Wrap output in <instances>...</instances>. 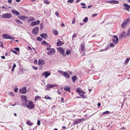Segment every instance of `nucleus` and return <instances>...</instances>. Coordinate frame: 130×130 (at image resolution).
<instances>
[{
	"instance_id": "f257e3e1",
	"label": "nucleus",
	"mask_w": 130,
	"mask_h": 130,
	"mask_svg": "<svg viewBox=\"0 0 130 130\" xmlns=\"http://www.w3.org/2000/svg\"><path fill=\"white\" fill-rule=\"evenodd\" d=\"M130 22V19H128L125 20L121 24V27L124 28L128 25Z\"/></svg>"
},
{
	"instance_id": "f03ea898",
	"label": "nucleus",
	"mask_w": 130,
	"mask_h": 130,
	"mask_svg": "<svg viewBox=\"0 0 130 130\" xmlns=\"http://www.w3.org/2000/svg\"><path fill=\"white\" fill-rule=\"evenodd\" d=\"M25 104L27 107L29 108L32 109L34 108V105L30 101H29L27 104V103H26Z\"/></svg>"
},
{
	"instance_id": "7ed1b4c3",
	"label": "nucleus",
	"mask_w": 130,
	"mask_h": 130,
	"mask_svg": "<svg viewBox=\"0 0 130 130\" xmlns=\"http://www.w3.org/2000/svg\"><path fill=\"white\" fill-rule=\"evenodd\" d=\"M1 16L2 18L5 19L9 18H11L12 17V15L10 13H5Z\"/></svg>"
},
{
	"instance_id": "20e7f679",
	"label": "nucleus",
	"mask_w": 130,
	"mask_h": 130,
	"mask_svg": "<svg viewBox=\"0 0 130 130\" xmlns=\"http://www.w3.org/2000/svg\"><path fill=\"white\" fill-rule=\"evenodd\" d=\"M55 51L54 48L51 49L47 53V54L48 55L52 56L55 53Z\"/></svg>"
},
{
	"instance_id": "39448f33",
	"label": "nucleus",
	"mask_w": 130,
	"mask_h": 130,
	"mask_svg": "<svg viewBox=\"0 0 130 130\" xmlns=\"http://www.w3.org/2000/svg\"><path fill=\"white\" fill-rule=\"evenodd\" d=\"M19 93L23 94H25L26 93L27 89L26 87L21 88L19 90Z\"/></svg>"
},
{
	"instance_id": "423d86ee",
	"label": "nucleus",
	"mask_w": 130,
	"mask_h": 130,
	"mask_svg": "<svg viewBox=\"0 0 130 130\" xmlns=\"http://www.w3.org/2000/svg\"><path fill=\"white\" fill-rule=\"evenodd\" d=\"M4 39H14V38L13 37H12L8 35L7 34H4L2 35Z\"/></svg>"
},
{
	"instance_id": "0eeeda50",
	"label": "nucleus",
	"mask_w": 130,
	"mask_h": 130,
	"mask_svg": "<svg viewBox=\"0 0 130 130\" xmlns=\"http://www.w3.org/2000/svg\"><path fill=\"white\" fill-rule=\"evenodd\" d=\"M56 86H58L56 85H52L51 84L47 85L46 86L45 89L47 90H50V88H52Z\"/></svg>"
},
{
	"instance_id": "6e6552de",
	"label": "nucleus",
	"mask_w": 130,
	"mask_h": 130,
	"mask_svg": "<svg viewBox=\"0 0 130 130\" xmlns=\"http://www.w3.org/2000/svg\"><path fill=\"white\" fill-rule=\"evenodd\" d=\"M64 50V49H62L61 47H59L58 49L59 51L61 54L62 55V56H65L66 55L64 54L65 53Z\"/></svg>"
},
{
	"instance_id": "1a4fd4ad",
	"label": "nucleus",
	"mask_w": 130,
	"mask_h": 130,
	"mask_svg": "<svg viewBox=\"0 0 130 130\" xmlns=\"http://www.w3.org/2000/svg\"><path fill=\"white\" fill-rule=\"evenodd\" d=\"M51 75V73L48 71H45L43 72L42 74V75L44 76L45 78H46Z\"/></svg>"
},
{
	"instance_id": "9d476101",
	"label": "nucleus",
	"mask_w": 130,
	"mask_h": 130,
	"mask_svg": "<svg viewBox=\"0 0 130 130\" xmlns=\"http://www.w3.org/2000/svg\"><path fill=\"white\" fill-rule=\"evenodd\" d=\"M113 36L114 38H116V41L115 40V39H112V41L114 43H115L116 44L118 43L119 40L117 36L115 35Z\"/></svg>"
},
{
	"instance_id": "9b49d317",
	"label": "nucleus",
	"mask_w": 130,
	"mask_h": 130,
	"mask_svg": "<svg viewBox=\"0 0 130 130\" xmlns=\"http://www.w3.org/2000/svg\"><path fill=\"white\" fill-rule=\"evenodd\" d=\"M39 29V27L36 26L33 29L32 31V33L33 34H37Z\"/></svg>"
},
{
	"instance_id": "f8f14e48",
	"label": "nucleus",
	"mask_w": 130,
	"mask_h": 130,
	"mask_svg": "<svg viewBox=\"0 0 130 130\" xmlns=\"http://www.w3.org/2000/svg\"><path fill=\"white\" fill-rule=\"evenodd\" d=\"M22 99V102L24 103H27V97L24 95H22L21 96Z\"/></svg>"
},
{
	"instance_id": "ddd939ff",
	"label": "nucleus",
	"mask_w": 130,
	"mask_h": 130,
	"mask_svg": "<svg viewBox=\"0 0 130 130\" xmlns=\"http://www.w3.org/2000/svg\"><path fill=\"white\" fill-rule=\"evenodd\" d=\"M45 63L44 61V60L40 59L38 60V64L39 65H43Z\"/></svg>"
},
{
	"instance_id": "4468645a",
	"label": "nucleus",
	"mask_w": 130,
	"mask_h": 130,
	"mask_svg": "<svg viewBox=\"0 0 130 130\" xmlns=\"http://www.w3.org/2000/svg\"><path fill=\"white\" fill-rule=\"evenodd\" d=\"M62 75H63L64 76H66L68 79L70 78V75L67 72H63Z\"/></svg>"
},
{
	"instance_id": "2eb2a0df",
	"label": "nucleus",
	"mask_w": 130,
	"mask_h": 130,
	"mask_svg": "<svg viewBox=\"0 0 130 130\" xmlns=\"http://www.w3.org/2000/svg\"><path fill=\"white\" fill-rule=\"evenodd\" d=\"M123 6L125 7L124 8L126 10H127L128 11H129V9L130 8V6L127 5L126 4H124L123 5Z\"/></svg>"
},
{
	"instance_id": "dca6fc26",
	"label": "nucleus",
	"mask_w": 130,
	"mask_h": 130,
	"mask_svg": "<svg viewBox=\"0 0 130 130\" xmlns=\"http://www.w3.org/2000/svg\"><path fill=\"white\" fill-rule=\"evenodd\" d=\"M40 23V21L37 20L36 21H34L32 22L31 25L32 26H35L36 25L39 24Z\"/></svg>"
},
{
	"instance_id": "f3484780",
	"label": "nucleus",
	"mask_w": 130,
	"mask_h": 130,
	"mask_svg": "<svg viewBox=\"0 0 130 130\" xmlns=\"http://www.w3.org/2000/svg\"><path fill=\"white\" fill-rule=\"evenodd\" d=\"M126 32H123L121 34V35L120 36L119 38L120 39L121 38V37H122L124 38H125L126 37Z\"/></svg>"
},
{
	"instance_id": "a211bd4d",
	"label": "nucleus",
	"mask_w": 130,
	"mask_h": 130,
	"mask_svg": "<svg viewBox=\"0 0 130 130\" xmlns=\"http://www.w3.org/2000/svg\"><path fill=\"white\" fill-rule=\"evenodd\" d=\"M40 36L42 38L45 39H47V34L46 33L41 34Z\"/></svg>"
},
{
	"instance_id": "6ab92c4d",
	"label": "nucleus",
	"mask_w": 130,
	"mask_h": 130,
	"mask_svg": "<svg viewBox=\"0 0 130 130\" xmlns=\"http://www.w3.org/2000/svg\"><path fill=\"white\" fill-rule=\"evenodd\" d=\"M85 119H78L77 120H76L78 124L80 123L83 122Z\"/></svg>"
},
{
	"instance_id": "aec40b11",
	"label": "nucleus",
	"mask_w": 130,
	"mask_h": 130,
	"mask_svg": "<svg viewBox=\"0 0 130 130\" xmlns=\"http://www.w3.org/2000/svg\"><path fill=\"white\" fill-rule=\"evenodd\" d=\"M80 45L81 46V50L82 51H84L85 49V43H82Z\"/></svg>"
},
{
	"instance_id": "412c9836",
	"label": "nucleus",
	"mask_w": 130,
	"mask_h": 130,
	"mask_svg": "<svg viewBox=\"0 0 130 130\" xmlns=\"http://www.w3.org/2000/svg\"><path fill=\"white\" fill-rule=\"evenodd\" d=\"M12 12L13 14H15L17 15H19L20 14V13L18 11H16L13 10H12Z\"/></svg>"
},
{
	"instance_id": "4be33fe9",
	"label": "nucleus",
	"mask_w": 130,
	"mask_h": 130,
	"mask_svg": "<svg viewBox=\"0 0 130 130\" xmlns=\"http://www.w3.org/2000/svg\"><path fill=\"white\" fill-rule=\"evenodd\" d=\"M18 18L21 20H23V19H28V17L24 16L23 15L21 16H20V17H18Z\"/></svg>"
},
{
	"instance_id": "5701e85b",
	"label": "nucleus",
	"mask_w": 130,
	"mask_h": 130,
	"mask_svg": "<svg viewBox=\"0 0 130 130\" xmlns=\"http://www.w3.org/2000/svg\"><path fill=\"white\" fill-rule=\"evenodd\" d=\"M84 92L82 91H81L79 92V94L80 95V96L83 97V98H84Z\"/></svg>"
},
{
	"instance_id": "b1692460",
	"label": "nucleus",
	"mask_w": 130,
	"mask_h": 130,
	"mask_svg": "<svg viewBox=\"0 0 130 130\" xmlns=\"http://www.w3.org/2000/svg\"><path fill=\"white\" fill-rule=\"evenodd\" d=\"M64 89L65 91H70V88L68 86H66L64 88Z\"/></svg>"
},
{
	"instance_id": "393cba45",
	"label": "nucleus",
	"mask_w": 130,
	"mask_h": 130,
	"mask_svg": "<svg viewBox=\"0 0 130 130\" xmlns=\"http://www.w3.org/2000/svg\"><path fill=\"white\" fill-rule=\"evenodd\" d=\"M119 2L115 0L111 1V4H117Z\"/></svg>"
},
{
	"instance_id": "a878e982",
	"label": "nucleus",
	"mask_w": 130,
	"mask_h": 130,
	"mask_svg": "<svg viewBox=\"0 0 130 130\" xmlns=\"http://www.w3.org/2000/svg\"><path fill=\"white\" fill-rule=\"evenodd\" d=\"M63 43L61 41L58 42L57 43V46H61Z\"/></svg>"
},
{
	"instance_id": "bb28decb",
	"label": "nucleus",
	"mask_w": 130,
	"mask_h": 130,
	"mask_svg": "<svg viewBox=\"0 0 130 130\" xmlns=\"http://www.w3.org/2000/svg\"><path fill=\"white\" fill-rule=\"evenodd\" d=\"M15 21L19 24H22V22L19 19H17L15 20Z\"/></svg>"
},
{
	"instance_id": "cd10ccee",
	"label": "nucleus",
	"mask_w": 130,
	"mask_h": 130,
	"mask_svg": "<svg viewBox=\"0 0 130 130\" xmlns=\"http://www.w3.org/2000/svg\"><path fill=\"white\" fill-rule=\"evenodd\" d=\"M72 79L73 82H75V81L77 79V77L76 76H74L72 77Z\"/></svg>"
},
{
	"instance_id": "c85d7f7f",
	"label": "nucleus",
	"mask_w": 130,
	"mask_h": 130,
	"mask_svg": "<svg viewBox=\"0 0 130 130\" xmlns=\"http://www.w3.org/2000/svg\"><path fill=\"white\" fill-rule=\"evenodd\" d=\"M35 20L34 18L32 17H30L29 19L28 20V21H34Z\"/></svg>"
},
{
	"instance_id": "c756f323",
	"label": "nucleus",
	"mask_w": 130,
	"mask_h": 130,
	"mask_svg": "<svg viewBox=\"0 0 130 130\" xmlns=\"http://www.w3.org/2000/svg\"><path fill=\"white\" fill-rule=\"evenodd\" d=\"M26 124L28 125H32L33 124L31 123L29 121H28L27 122Z\"/></svg>"
},
{
	"instance_id": "7c9ffc66",
	"label": "nucleus",
	"mask_w": 130,
	"mask_h": 130,
	"mask_svg": "<svg viewBox=\"0 0 130 130\" xmlns=\"http://www.w3.org/2000/svg\"><path fill=\"white\" fill-rule=\"evenodd\" d=\"M53 34L55 35H57L58 33V31L57 30H55L53 31Z\"/></svg>"
},
{
	"instance_id": "2f4dec72",
	"label": "nucleus",
	"mask_w": 130,
	"mask_h": 130,
	"mask_svg": "<svg viewBox=\"0 0 130 130\" xmlns=\"http://www.w3.org/2000/svg\"><path fill=\"white\" fill-rule=\"evenodd\" d=\"M8 94L10 95L13 96H14V93L13 92H9L8 93Z\"/></svg>"
},
{
	"instance_id": "473e14b6",
	"label": "nucleus",
	"mask_w": 130,
	"mask_h": 130,
	"mask_svg": "<svg viewBox=\"0 0 130 130\" xmlns=\"http://www.w3.org/2000/svg\"><path fill=\"white\" fill-rule=\"evenodd\" d=\"M88 20V18L87 17H85V19L83 20V21L84 22H86Z\"/></svg>"
},
{
	"instance_id": "72a5a7b5",
	"label": "nucleus",
	"mask_w": 130,
	"mask_h": 130,
	"mask_svg": "<svg viewBox=\"0 0 130 130\" xmlns=\"http://www.w3.org/2000/svg\"><path fill=\"white\" fill-rule=\"evenodd\" d=\"M41 97L39 96H36L35 98V100L36 101L37 100L41 98Z\"/></svg>"
},
{
	"instance_id": "f704fd0d",
	"label": "nucleus",
	"mask_w": 130,
	"mask_h": 130,
	"mask_svg": "<svg viewBox=\"0 0 130 130\" xmlns=\"http://www.w3.org/2000/svg\"><path fill=\"white\" fill-rule=\"evenodd\" d=\"M130 60L129 58H127L125 60V63L126 64H127L128 62H129V60Z\"/></svg>"
},
{
	"instance_id": "c9c22d12",
	"label": "nucleus",
	"mask_w": 130,
	"mask_h": 130,
	"mask_svg": "<svg viewBox=\"0 0 130 130\" xmlns=\"http://www.w3.org/2000/svg\"><path fill=\"white\" fill-rule=\"evenodd\" d=\"M110 112L108 111H107L105 112H104L103 113V114L104 115H105V114H109Z\"/></svg>"
},
{
	"instance_id": "e433bc0d",
	"label": "nucleus",
	"mask_w": 130,
	"mask_h": 130,
	"mask_svg": "<svg viewBox=\"0 0 130 130\" xmlns=\"http://www.w3.org/2000/svg\"><path fill=\"white\" fill-rule=\"evenodd\" d=\"M71 52V50H69L67 51L66 52V53L67 55H69V54H70Z\"/></svg>"
},
{
	"instance_id": "4c0bfd02",
	"label": "nucleus",
	"mask_w": 130,
	"mask_h": 130,
	"mask_svg": "<svg viewBox=\"0 0 130 130\" xmlns=\"http://www.w3.org/2000/svg\"><path fill=\"white\" fill-rule=\"evenodd\" d=\"M44 98L47 99H49V100H51V98L48 96V95L47 96H45Z\"/></svg>"
},
{
	"instance_id": "58836bf2",
	"label": "nucleus",
	"mask_w": 130,
	"mask_h": 130,
	"mask_svg": "<svg viewBox=\"0 0 130 130\" xmlns=\"http://www.w3.org/2000/svg\"><path fill=\"white\" fill-rule=\"evenodd\" d=\"M37 40L39 41H41L43 40L42 38H41L40 37H39L37 38Z\"/></svg>"
},
{
	"instance_id": "ea45409f",
	"label": "nucleus",
	"mask_w": 130,
	"mask_h": 130,
	"mask_svg": "<svg viewBox=\"0 0 130 130\" xmlns=\"http://www.w3.org/2000/svg\"><path fill=\"white\" fill-rule=\"evenodd\" d=\"M127 35L128 36H130V28L127 31Z\"/></svg>"
},
{
	"instance_id": "a19ab883",
	"label": "nucleus",
	"mask_w": 130,
	"mask_h": 130,
	"mask_svg": "<svg viewBox=\"0 0 130 130\" xmlns=\"http://www.w3.org/2000/svg\"><path fill=\"white\" fill-rule=\"evenodd\" d=\"M44 3L45 4H49V2L47 0H44Z\"/></svg>"
},
{
	"instance_id": "79ce46f5",
	"label": "nucleus",
	"mask_w": 130,
	"mask_h": 130,
	"mask_svg": "<svg viewBox=\"0 0 130 130\" xmlns=\"http://www.w3.org/2000/svg\"><path fill=\"white\" fill-rule=\"evenodd\" d=\"M75 22V18H74L73 19L72 21V24H74Z\"/></svg>"
},
{
	"instance_id": "37998d69",
	"label": "nucleus",
	"mask_w": 130,
	"mask_h": 130,
	"mask_svg": "<svg viewBox=\"0 0 130 130\" xmlns=\"http://www.w3.org/2000/svg\"><path fill=\"white\" fill-rule=\"evenodd\" d=\"M32 68L33 69H34L35 70H36L38 69V68L37 67H36L35 66H32Z\"/></svg>"
},
{
	"instance_id": "c03bdc74",
	"label": "nucleus",
	"mask_w": 130,
	"mask_h": 130,
	"mask_svg": "<svg viewBox=\"0 0 130 130\" xmlns=\"http://www.w3.org/2000/svg\"><path fill=\"white\" fill-rule=\"evenodd\" d=\"M11 52L14 53L15 54H17V52L16 51H14L13 50H11Z\"/></svg>"
},
{
	"instance_id": "a18cd8bd",
	"label": "nucleus",
	"mask_w": 130,
	"mask_h": 130,
	"mask_svg": "<svg viewBox=\"0 0 130 130\" xmlns=\"http://www.w3.org/2000/svg\"><path fill=\"white\" fill-rule=\"evenodd\" d=\"M42 44H46L47 45H49V44L48 43L46 42L45 41H43L41 43Z\"/></svg>"
},
{
	"instance_id": "49530a36",
	"label": "nucleus",
	"mask_w": 130,
	"mask_h": 130,
	"mask_svg": "<svg viewBox=\"0 0 130 130\" xmlns=\"http://www.w3.org/2000/svg\"><path fill=\"white\" fill-rule=\"evenodd\" d=\"M55 14L57 16V17H59V13L58 12H56L55 13Z\"/></svg>"
},
{
	"instance_id": "de8ad7c7",
	"label": "nucleus",
	"mask_w": 130,
	"mask_h": 130,
	"mask_svg": "<svg viewBox=\"0 0 130 130\" xmlns=\"http://www.w3.org/2000/svg\"><path fill=\"white\" fill-rule=\"evenodd\" d=\"M74 1L73 0H68L67 1L68 2H69L70 3H72Z\"/></svg>"
},
{
	"instance_id": "09e8293b",
	"label": "nucleus",
	"mask_w": 130,
	"mask_h": 130,
	"mask_svg": "<svg viewBox=\"0 0 130 130\" xmlns=\"http://www.w3.org/2000/svg\"><path fill=\"white\" fill-rule=\"evenodd\" d=\"M40 121L39 120H38L37 121V124L39 125H40Z\"/></svg>"
},
{
	"instance_id": "8fccbe9b",
	"label": "nucleus",
	"mask_w": 130,
	"mask_h": 130,
	"mask_svg": "<svg viewBox=\"0 0 130 130\" xmlns=\"http://www.w3.org/2000/svg\"><path fill=\"white\" fill-rule=\"evenodd\" d=\"M98 15V14H93L92 15V17H94Z\"/></svg>"
},
{
	"instance_id": "3c124183",
	"label": "nucleus",
	"mask_w": 130,
	"mask_h": 130,
	"mask_svg": "<svg viewBox=\"0 0 130 130\" xmlns=\"http://www.w3.org/2000/svg\"><path fill=\"white\" fill-rule=\"evenodd\" d=\"M15 50L17 51H19V48L18 47H16L14 48Z\"/></svg>"
},
{
	"instance_id": "603ef678",
	"label": "nucleus",
	"mask_w": 130,
	"mask_h": 130,
	"mask_svg": "<svg viewBox=\"0 0 130 130\" xmlns=\"http://www.w3.org/2000/svg\"><path fill=\"white\" fill-rule=\"evenodd\" d=\"M81 91H80V90L79 89V88H78V89H77L76 91L77 92H79H79H80Z\"/></svg>"
},
{
	"instance_id": "864d4df0",
	"label": "nucleus",
	"mask_w": 130,
	"mask_h": 130,
	"mask_svg": "<svg viewBox=\"0 0 130 130\" xmlns=\"http://www.w3.org/2000/svg\"><path fill=\"white\" fill-rule=\"evenodd\" d=\"M114 44L113 43H111L110 44V47H113L114 46Z\"/></svg>"
},
{
	"instance_id": "5fc2aeb1",
	"label": "nucleus",
	"mask_w": 130,
	"mask_h": 130,
	"mask_svg": "<svg viewBox=\"0 0 130 130\" xmlns=\"http://www.w3.org/2000/svg\"><path fill=\"white\" fill-rule=\"evenodd\" d=\"M48 45L49 46V48H48L46 49V50H49L51 48V46L49 44V45Z\"/></svg>"
},
{
	"instance_id": "6e6d98bb",
	"label": "nucleus",
	"mask_w": 130,
	"mask_h": 130,
	"mask_svg": "<svg viewBox=\"0 0 130 130\" xmlns=\"http://www.w3.org/2000/svg\"><path fill=\"white\" fill-rule=\"evenodd\" d=\"M14 91L15 92H18V89L16 88L14 90Z\"/></svg>"
},
{
	"instance_id": "4d7b16f0",
	"label": "nucleus",
	"mask_w": 130,
	"mask_h": 130,
	"mask_svg": "<svg viewBox=\"0 0 130 130\" xmlns=\"http://www.w3.org/2000/svg\"><path fill=\"white\" fill-rule=\"evenodd\" d=\"M105 2L106 3H110L111 4V1H105Z\"/></svg>"
},
{
	"instance_id": "13d9d810",
	"label": "nucleus",
	"mask_w": 130,
	"mask_h": 130,
	"mask_svg": "<svg viewBox=\"0 0 130 130\" xmlns=\"http://www.w3.org/2000/svg\"><path fill=\"white\" fill-rule=\"evenodd\" d=\"M16 65L15 63H14L13 64V66L12 68H15L16 67Z\"/></svg>"
},
{
	"instance_id": "bf43d9fd",
	"label": "nucleus",
	"mask_w": 130,
	"mask_h": 130,
	"mask_svg": "<svg viewBox=\"0 0 130 130\" xmlns=\"http://www.w3.org/2000/svg\"><path fill=\"white\" fill-rule=\"evenodd\" d=\"M77 36V35L76 34H74L73 36H72V37L73 38H74L75 37H76Z\"/></svg>"
},
{
	"instance_id": "052dcab7",
	"label": "nucleus",
	"mask_w": 130,
	"mask_h": 130,
	"mask_svg": "<svg viewBox=\"0 0 130 130\" xmlns=\"http://www.w3.org/2000/svg\"><path fill=\"white\" fill-rule=\"evenodd\" d=\"M80 5L82 6H85L86 5L84 3H80Z\"/></svg>"
},
{
	"instance_id": "680f3d73",
	"label": "nucleus",
	"mask_w": 130,
	"mask_h": 130,
	"mask_svg": "<svg viewBox=\"0 0 130 130\" xmlns=\"http://www.w3.org/2000/svg\"><path fill=\"white\" fill-rule=\"evenodd\" d=\"M58 72H59V73H60L62 74V73H63V72H62V71H60V70H58Z\"/></svg>"
},
{
	"instance_id": "e2e57ef3",
	"label": "nucleus",
	"mask_w": 130,
	"mask_h": 130,
	"mask_svg": "<svg viewBox=\"0 0 130 130\" xmlns=\"http://www.w3.org/2000/svg\"><path fill=\"white\" fill-rule=\"evenodd\" d=\"M78 124V123H77V122L76 121H75L74 122V124H73V125H75V124Z\"/></svg>"
},
{
	"instance_id": "0e129e2a",
	"label": "nucleus",
	"mask_w": 130,
	"mask_h": 130,
	"mask_svg": "<svg viewBox=\"0 0 130 130\" xmlns=\"http://www.w3.org/2000/svg\"><path fill=\"white\" fill-rule=\"evenodd\" d=\"M1 58L2 59H5V57L4 56H2L1 57Z\"/></svg>"
},
{
	"instance_id": "69168bd1",
	"label": "nucleus",
	"mask_w": 130,
	"mask_h": 130,
	"mask_svg": "<svg viewBox=\"0 0 130 130\" xmlns=\"http://www.w3.org/2000/svg\"><path fill=\"white\" fill-rule=\"evenodd\" d=\"M12 0H8V2L9 3H11L12 2Z\"/></svg>"
},
{
	"instance_id": "338daca9",
	"label": "nucleus",
	"mask_w": 130,
	"mask_h": 130,
	"mask_svg": "<svg viewBox=\"0 0 130 130\" xmlns=\"http://www.w3.org/2000/svg\"><path fill=\"white\" fill-rule=\"evenodd\" d=\"M37 60H35L34 61V63H37Z\"/></svg>"
},
{
	"instance_id": "774afa93",
	"label": "nucleus",
	"mask_w": 130,
	"mask_h": 130,
	"mask_svg": "<svg viewBox=\"0 0 130 130\" xmlns=\"http://www.w3.org/2000/svg\"><path fill=\"white\" fill-rule=\"evenodd\" d=\"M121 129H124V130H125V127H123L121 128Z\"/></svg>"
}]
</instances>
